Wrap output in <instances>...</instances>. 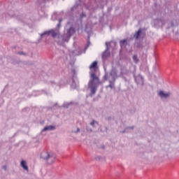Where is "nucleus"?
I'll use <instances>...</instances> for the list:
<instances>
[{
  "label": "nucleus",
  "instance_id": "7",
  "mask_svg": "<svg viewBox=\"0 0 179 179\" xmlns=\"http://www.w3.org/2000/svg\"><path fill=\"white\" fill-rule=\"evenodd\" d=\"M52 129H55V127L54 126H48L45 127L43 131H52Z\"/></svg>",
  "mask_w": 179,
  "mask_h": 179
},
{
  "label": "nucleus",
  "instance_id": "12",
  "mask_svg": "<svg viewBox=\"0 0 179 179\" xmlns=\"http://www.w3.org/2000/svg\"><path fill=\"white\" fill-rule=\"evenodd\" d=\"M4 170H6V166H3Z\"/></svg>",
  "mask_w": 179,
  "mask_h": 179
},
{
  "label": "nucleus",
  "instance_id": "11",
  "mask_svg": "<svg viewBox=\"0 0 179 179\" xmlns=\"http://www.w3.org/2000/svg\"><path fill=\"white\" fill-rule=\"evenodd\" d=\"M94 124H96V121L93 120L92 122H91V125L94 126Z\"/></svg>",
  "mask_w": 179,
  "mask_h": 179
},
{
  "label": "nucleus",
  "instance_id": "1",
  "mask_svg": "<svg viewBox=\"0 0 179 179\" xmlns=\"http://www.w3.org/2000/svg\"><path fill=\"white\" fill-rule=\"evenodd\" d=\"M90 69L92 73L90 74V80L88 84V87H90L92 94H94L97 90V87L101 83L100 80H99V77H97L96 73H94V72L97 71V62H94L90 66Z\"/></svg>",
  "mask_w": 179,
  "mask_h": 179
},
{
  "label": "nucleus",
  "instance_id": "4",
  "mask_svg": "<svg viewBox=\"0 0 179 179\" xmlns=\"http://www.w3.org/2000/svg\"><path fill=\"white\" fill-rule=\"evenodd\" d=\"M50 34H51L52 37H57V33L54 30H50V31L44 32L41 36V37H43V36H45V35L50 36Z\"/></svg>",
  "mask_w": 179,
  "mask_h": 179
},
{
  "label": "nucleus",
  "instance_id": "8",
  "mask_svg": "<svg viewBox=\"0 0 179 179\" xmlns=\"http://www.w3.org/2000/svg\"><path fill=\"white\" fill-rule=\"evenodd\" d=\"M141 33H142V29H138V31L135 33L134 37H136V39L139 38V36H141Z\"/></svg>",
  "mask_w": 179,
  "mask_h": 179
},
{
  "label": "nucleus",
  "instance_id": "5",
  "mask_svg": "<svg viewBox=\"0 0 179 179\" xmlns=\"http://www.w3.org/2000/svg\"><path fill=\"white\" fill-rule=\"evenodd\" d=\"M159 96L161 97V99H167V97H170V93H164V92L160 91L159 92Z\"/></svg>",
  "mask_w": 179,
  "mask_h": 179
},
{
  "label": "nucleus",
  "instance_id": "9",
  "mask_svg": "<svg viewBox=\"0 0 179 179\" xmlns=\"http://www.w3.org/2000/svg\"><path fill=\"white\" fill-rule=\"evenodd\" d=\"M132 58H133V61H134V62H135V64H138V62H139V59H138V56L134 55L132 57Z\"/></svg>",
  "mask_w": 179,
  "mask_h": 179
},
{
  "label": "nucleus",
  "instance_id": "10",
  "mask_svg": "<svg viewBox=\"0 0 179 179\" xmlns=\"http://www.w3.org/2000/svg\"><path fill=\"white\" fill-rule=\"evenodd\" d=\"M124 43H127V39L120 41V45H123Z\"/></svg>",
  "mask_w": 179,
  "mask_h": 179
},
{
  "label": "nucleus",
  "instance_id": "2",
  "mask_svg": "<svg viewBox=\"0 0 179 179\" xmlns=\"http://www.w3.org/2000/svg\"><path fill=\"white\" fill-rule=\"evenodd\" d=\"M41 157L44 160H47L48 164H52L55 162V155H50L48 152H43Z\"/></svg>",
  "mask_w": 179,
  "mask_h": 179
},
{
  "label": "nucleus",
  "instance_id": "3",
  "mask_svg": "<svg viewBox=\"0 0 179 179\" xmlns=\"http://www.w3.org/2000/svg\"><path fill=\"white\" fill-rule=\"evenodd\" d=\"M68 36L66 38H65V36H64L63 40L64 41H69V38H71V36L73 34H75V29L73 27L69 28L67 32Z\"/></svg>",
  "mask_w": 179,
  "mask_h": 179
},
{
  "label": "nucleus",
  "instance_id": "6",
  "mask_svg": "<svg viewBox=\"0 0 179 179\" xmlns=\"http://www.w3.org/2000/svg\"><path fill=\"white\" fill-rule=\"evenodd\" d=\"M21 167H22V169H24V170H26L27 171L29 170V168L27 167V165L26 164V161L21 162Z\"/></svg>",
  "mask_w": 179,
  "mask_h": 179
}]
</instances>
